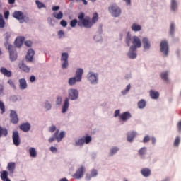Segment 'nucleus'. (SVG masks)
I'll list each match as a JSON object with an SVG mask.
<instances>
[{"label":"nucleus","instance_id":"nucleus-1","mask_svg":"<svg viewBox=\"0 0 181 181\" xmlns=\"http://www.w3.org/2000/svg\"><path fill=\"white\" fill-rule=\"evenodd\" d=\"M84 16H86L84 13H80L78 16V19H79L78 21V26L80 28H83H83H86V29H90V28L93 27V25L95 24L96 22H98V13H93L91 21H90V17L84 18Z\"/></svg>","mask_w":181,"mask_h":181},{"label":"nucleus","instance_id":"nucleus-2","mask_svg":"<svg viewBox=\"0 0 181 181\" xmlns=\"http://www.w3.org/2000/svg\"><path fill=\"white\" fill-rule=\"evenodd\" d=\"M83 73H84L83 69H76V76L69 79L68 83L69 86H74L76 83L81 81V78H83Z\"/></svg>","mask_w":181,"mask_h":181},{"label":"nucleus","instance_id":"nucleus-3","mask_svg":"<svg viewBox=\"0 0 181 181\" xmlns=\"http://www.w3.org/2000/svg\"><path fill=\"white\" fill-rule=\"evenodd\" d=\"M108 11L114 18H119V16H121V13H122L121 8H119V6L116 4H113L109 6Z\"/></svg>","mask_w":181,"mask_h":181},{"label":"nucleus","instance_id":"nucleus-4","mask_svg":"<svg viewBox=\"0 0 181 181\" xmlns=\"http://www.w3.org/2000/svg\"><path fill=\"white\" fill-rule=\"evenodd\" d=\"M66 136V133L64 132H61L59 134V129H57L56 132L54 134V137H50L48 139V141L49 144H52V142H54V141H57V142H62V139H63Z\"/></svg>","mask_w":181,"mask_h":181},{"label":"nucleus","instance_id":"nucleus-5","mask_svg":"<svg viewBox=\"0 0 181 181\" xmlns=\"http://www.w3.org/2000/svg\"><path fill=\"white\" fill-rule=\"evenodd\" d=\"M13 18H15L17 21H19L21 23L25 22V19L29 20V17L23 14V12L21 11H15L12 14Z\"/></svg>","mask_w":181,"mask_h":181},{"label":"nucleus","instance_id":"nucleus-6","mask_svg":"<svg viewBox=\"0 0 181 181\" xmlns=\"http://www.w3.org/2000/svg\"><path fill=\"white\" fill-rule=\"evenodd\" d=\"M132 46H131V49L133 50H136V49H139V47H142V42L141 41V39L136 36L132 37Z\"/></svg>","mask_w":181,"mask_h":181},{"label":"nucleus","instance_id":"nucleus-7","mask_svg":"<svg viewBox=\"0 0 181 181\" xmlns=\"http://www.w3.org/2000/svg\"><path fill=\"white\" fill-rule=\"evenodd\" d=\"M8 50L9 51V56L11 62H15L18 59V53L16 50L13 49L12 45H8Z\"/></svg>","mask_w":181,"mask_h":181},{"label":"nucleus","instance_id":"nucleus-8","mask_svg":"<svg viewBox=\"0 0 181 181\" xmlns=\"http://www.w3.org/2000/svg\"><path fill=\"white\" fill-rule=\"evenodd\" d=\"M160 46L161 53H163L164 56H168L169 54V45H168V41H161Z\"/></svg>","mask_w":181,"mask_h":181},{"label":"nucleus","instance_id":"nucleus-9","mask_svg":"<svg viewBox=\"0 0 181 181\" xmlns=\"http://www.w3.org/2000/svg\"><path fill=\"white\" fill-rule=\"evenodd\" d=\"M13 142L16 146H19L21 145V139L19 138V132L15 131L13 132Z\"/></svg>","mask_w":181,"mask_h":181},{"label":"nucleus","instance_id":"nucleus-10","mask_svg":"<svg viewBox=\"0 0 181 181\" xmlns=\"http://www.w3.org/2000/svg\"><path fill=\"white\" fill-rule=\"evenodd\" d=\"M10 118L11 119L12 124H14V125H16V124L19 122V118L18 117V114H16V112L14 110H11Z\"/></svg>","mask_w":181,"mask_h":181},{"label":"nucleus","instance_id":"nucleus-11","mask_svg":"<svg viewBox=\"0 0 181 181\" xmlns=\"http://www.w3.org/2000/svg\"><path fill=\"white\" fill-rule=\"evenodd\" d=\"M83 176H84V167L81 166L76 170V173L74 174L73 177L75 179H81Z\"/></svg>","mask_w":181,"mask_h":181},{"label":"nucleus","instance_id":"nucleus-12","mask_svg":"<svg viewBox=\"0 0 181 181\" xmlns=\"http://www.w3.org/2000/svg\"><path fill=\"white\" fill-rule=\"evenodd\" d=\"M69 98H70V100H77V98H78V91L76 89L69 90Z\"/></svg>","mask_w":181,"mask_h":181},{"label":"nucleus","instance_id":"nucleus-13","mask_svg":"<svg viewBox=\"0 0 181 181\" xmlns=\"http://www.w3.org/2000/svg\"><path fill=\"white\" fill-rule=\"evenodd\" d=\"M97 74L90 72L88 74V78L90 81L91 84H97L98 78H97Z\"/></svg>","mask_w":181,"mask_h":181},{"label":"nucleus","instance_id":"nucleus-14","mask_svg":"<svg viewBox=\"0 0 181 181\" xmlns=\"http://www.w3.org/2000/svg\"><path fill=\"white\" fill-rule=\"evenodd\" d=\"M19 128L23 132H29L30 131V124L29 122L23 123L19 126Z\"/></svg>","mask_w":181,"mask_h":181},{"label":"nucleus","instance_id":"nucleus-15","mask_svg":"<svg viewBox=\"0 0 181 181\" xmlns=\"http://www.w3.org/2000/svg\"><path fill=\"white\" fill-rule=\"evenodd\" d=\"M23 42H25V37H17L14 42L15 47H21V46H22V45H23Z\"/></svg>","mask_w":181,"mask_h":181},{"label":"nucleus","instance_id":"nucleus-16","mask_svg":"<svg viewBox=\"0 0 181 181\" xmlns=\"http://www.w3.org/2000/svg\"><path fill=\"white\" fill-rule=\"evenodd\" d=\"M142 43H143L144 49L145 50H149V49H151V42L147 37H144L142 39Z\"/></svg>","mask_w":181,"mask_h":181},{"label":"nucleus","instance_id":"nucleus-17","mask_svg":"<svg viewBox=\"0 0 181 181\" xmlns=\"http://www.w3.org/2000/svg\"><path fill=\"white\" fill-rule=\"evenodd\" d=\"M0 73H1V74H4V76H5L6 77H12V71L6 69V68L5 67L1 68Z\"/></svg>","mask_w":181,"mask_h":181},{"label":"nucleus","instance_id":"nucleus-18","mask_svg":"<svg viewBox=\"0 0 181 181\" xmlns=\"http://www.w3.org/2000/svg\"><path fill=\"white\" fill-rule=\"evenodd\" d=\"M160 77L161 79H163L164 83H169V72L168 71L162 72L160 74Z\"/></svg>","mask_w":181,"mask_h":181},{"label":"nucleus","instance_id":"nucleus-19","mask_svg":"<svg viewBox=\"0 0 181 181\" xmlns=\"http://www.w3.org/2000/svg\"><path fill=\"white\" fill-rule=\"evenodd\" d=\"M131 117V113L129 112H124L119 116V118L122 121H128Z\"/></svg>","mask_w":181,"mask_h":181},{"label":"nucleus","instance_id":"nucleus-20","mask_svg":"<svg viewBox=\"0 0 181 181\" xmlns=\"http://www.w3.org/2000/svg\"><path fill=\"white\" fill-rule=\"evenodd\" d=\"M141 173L144 177H149V176H151V169L148 168H142Z\"/></svg>","mask_w":181,"mask_h":181},{"label":"nucleus","instance_id":"nucleus-21","mask_svg":"<svg viewBox=\"0 0 181 181\" xmlns=\"http://www.w3.org/2000/svg\"><path fill=\"white\" fill-rule=\"evenodd\" d=\"M33 56H35V51L32 49H30L26 54V59L28 60V62H32L33 60Z\"/></svg>","mask_w":181,"mask_h":181},{"label":"nucleus","instance_id":"nucleus-22","mask_svg":"<svg viewBox=\"0 0 181 181\" xmlns=\"http://www.w3.org/2000/svg\"><path fill=\"white\" fill-rule=\"evenodd\" d=\"M136 136V132H130L127 133V141L128 142H132L134 141V138Z\"/></svg>","mask_w":181,"mask_h":181},{"label":"nucleus","instance_id":"nucleus-23","mask_svg":"<svg viewBox=\"0 0 181 181\" xmlns=\"http://www.w3.org/2000/svg\"><path fill=\"white\" fill-rule=\"evenodd\" d=\"M149 94H150V97L153 100H158V98H159V92H158V91L151 90L149 92Z\"/></svg>","mask_w":181,"mask_h":181},{"label":"nucleus","instance_id":"nucleus-24","mask_svg":"<svg viewBox=\"0 0 181 181\" xmlns=\"http://www.w3.org/2000/svg\"><path fill=\"white\" fill-rule=\"evenodd\" d=\"M20 83V89L25 90L28 87V83H26V80L25 78H21L19 80Z\"/></svg>","mask_w":181,"mask_h":181},{"label":"nucleus","instance_id":"nucleus-25","mask_svg":"<svg viewBox=\"0 0 181 181\" xmlns=\"http://www.w3.org/2000/svg\"><path fill=\"white\" fill-rule=\"evenodd\" d=\"M69 98H66L65 100H64V103L62 106V113L64 114V112H67V110H69Z\"/></svg>","mask_w":181,"mask_h":181},{"label":"nucleus","instance_id":"nucleus-26","mask_svg":"<svg viewBox=\"0 0 181 181\" xmlns=\"http://www.w3.org/2000/svg\"><path fill=\"white\" fill-rule=\"evenodd\" d=\"M136 50V49H132L130 47L129 52L127 53L128 57H129V59H136V54L135 53Z\"/></svg>","mask_w":181,"mask_h":181},{"label":"nucleus","instance_id":"nucleus-27","mask_svg":"<svg viewBox=\"0 0 181 181\" xmlns=\"http://www.w3.org/2000/svg\"><path fill=\"white\" fill-rule=\"evenodd\" d=\"M137 107L140 110H144V108L146 107V101H145V100L144 99H141L140 101L138 102Z\"/></svg>","mask_w":181,"mask_h":181},{"label":"nucleus","instance_id":"nucleus-28","mask_svg":"<svg viewBox=\"0 0 181 181\" xmlns=\"http://www.w3.org/2000/svg\"><path fill=\"white\" fill-rule=\"evenodd\" d=\"M1 179L3 181H11V180L8 178V171L4 170L2 173H1Z\"/></svg>","mask_w":181,"mask_h":181},{"label":"nucleus","instance_id":"nucleus-29","mask_svg":"<svg viewBox=\"0 0 181 181\" xmlns=\"http://www.w3.org/2000/svg\"><path fill=\"white\" fill-rule=\"evenodd\" d=\"M16 164L13 162H11L8 163L7 169L10 172V173H13V170H15Z\"/></svg>","mask_w":181,"mask_h":181},{"label":"nucleus","instance_id":"nucleus-30","mask_svg":"<svg viewBox=\"0 0 181 181\" xmlns=\"http://www.w3.org/2000/svg\"><path fill=\"white\" fill-rule=\"evenodd\" d=\"M131 29L133 30V32H139V30L142 29V27H141V25H138L137 23H133Z\"/></svg>","mask_w":181,"mask_h":181},{"label":"nucleus","instance_id":"nucleus-31","mask_svg":"<svg viewBox=\"0 0 181 181\" xmlns=\"http://www.w3.org/2000/svg\"><path fill=\"white\" fill-rule=\"evenodd\" d=\"M8 136V129L0 126V138Z\"/></svg>","mask_w":181,"mask_h":181},{"label":"nucleus","instance_id":"nucleus-32","mask_svg":"<svg viewBox=\"0 0 181 181\" xmlns=\"http://www.w3.org/2000/svg\"><path fill=\"white\" fill-rule=\"evenodd\" d=\"M119 151V148L118 147H112L110 148L108 156H114L117 152Z\"/></svg>","mask_w":181,"mask_h":181},{"label":"nucleus","instance_id":"nucleus-33","mask_svg":"<svg viewBox=\"0 0 181 181\" xmlns=\"http://www.w3.org/2000/svg\"><path fill=\"white\" fill-rule=\"evenodd\" d=\"M19 69L23 70V71H25V73H29V71H30V69L23 63L19 64Z\"/></svg>","mask_w":181,"mask_h":181},{"label":"nucleus","instance_id":"nucleus-34","mask_svg":"<svg viewBox=\"0 0 181 181\" xmlns=\"http://www.w3.org/2000/svg\"><path fill=\"white\" fill-rule=\"evenodd\" d=\"M171 9L173 12L177 11V2H176V0H171Z\"/></svg>","mask_w":181,"mask_h":181},{"label":"nucleus","instance_id":"nucleus-35","mask_svg":"<svg viewBox=\"0 0 181 181\" xmlns=\"http://www.w3.org/2000/svg\"><path fill=\"white\" fill-rule=\"evenodd\" d=\"M29 153L31 158H36V156H37V153L36 152V149H35V148H30L29 149Z\"/></svg>","mask_w":181,"mask_h":181},{"label":"nucleus","instance_id":"nucleus-36","mask_svg":"<svg viewBox=\"0 0 181 181\" xmlns=\"http://www.w3.org/2000/svg\"><path fill=\"white\" fill-rule=\"evenodd\" d=\"M5 25H6V23H5V20H4V16L0 14V29H4Z\"/></svg>","mask_w":181,"mask_h":181},{"label":"nucleus","instance_id":"nucleus-37","mask_svg":"<svg viewBox=\"0 0 181 181\" xmlns=\"http://www.w3.org/2000/svg\"><path fill=\"white\" fill-rule=\"evenodd\" d=\"M53 16L54 18H55V19H58V20L63 19V12L59 11L58 13H54Z\"/></svg>","mask_w":181,"mask_h":181},{"label":"nucleus","instance_id":"nucleus-38","mask_svg":"<svg viewBox=\"0 0 181 181\" xmlns=\"http://www.w3.org/2000/svg\"><path fill=\"white\" fill-rule=\"evenodd\" d=\"M84 144H85V141L83 138L79 139L78 141L75 142L76 146H83Z\"/></svg>","mask_w":181,"mask_h":181},{"label":"nucleus","instance_id":"nucleus-39","mask_svg":"<svg viewBox=\"0 0 181 181\" xmlns=\"http://www.w3.org/2000/svg\"><path fill=\"white\" fill-rule=\"evenodd\" d=\"M62 62H68L69 60V54L67 52H63L61 57Z\"/></svg>","mask_w":181,"mask_h":181},{"label":"nucleus","instance_id":"nucleus-40","mask_svg":"<svg viewBox=\"0 0 181 181\" xmlns=\"http://www.w3.org/2000/svg\"><path fill=\"white\" fill-rule=\"evenodd\" d=\"M127 46H130L131 45V42H132V37H131V35L127 34V37H126V40H125Z\"/></svg>","mask_w":181,"mask_h":181},{"label":"nucleus","instance_id":"nucleus-41","mask_svg":"<svg viewBox=\"0 0 181 181\" xmlns=\"http://www.w3.org/2000/svg\"><path fill=\"white\" fill-rule=\"evenodd\" d=\"M35 4L38 9H42V8H46V6L43 3L39 1V0H36Z\"/></svg>","mask_w":181,"mask_h":181},{"label":"nucleus","instance_id":"nucleus-42","mask_svg":"<svg viewBox=\"0 0 181 181\" xmlns=\"http://www.w3.org/2000/svg\"><path fill=\"white\" fill-rule=\"evenodd\" d=\"M76 25H78V21H77V19H73L70 21L71 28H76Z\"/></svg>","mask_w":181,"mask_h":181},{"label":"nucleus","instance_id":"nucleus-43","mask_svg":"<svg viewBox=\"0 0 181 181\" xmlns=\"http://www.w3.org/2000/svg\"><path fill=\"white\" fill-rule=\"evenodd\" d=\"M139 155H140V156H142V155H145V153H146V147H143L141 148H140L138 151Z\"/></svg>","mask_w":181,"mask_h":181},{"label":"nucleus","instance_id":"nucleus-44","mask_svg":"<svg viewBox=\"0 0 181 181\" xmlns=\"http://www.w3.org/2000/svg\"><path fill=\"white\" fill-rule=\"evenodd\" d=\"M174 34H175V24L171 23L170 26V35H171V36H173Z\"/></svg>","mask_w":181,"mask_h":181},{"label":"nucleus","instance_id":"nucleus-45","mask_svg":"<svg viewBox=\"0 0 181 181\" xmlns=\"http://www.w3.org/2000/svg\"><path fill=\"white\" fill-rule=\"evenodd\" d=\"M85 144H90L91 142L92 138L91 136H88L83 137Z\"/></svg>","mask_w":181,"mask_h":181},{"label":"nucleus","instance_id":"nucleus-46","mask_svg":"<svg viewBox=\"0 0 181 181\" xmlns=\"http://www.w3.org/2000/svg\"><path fill=\"white\" fill-rule=\"evenodd\" d=\"M8 84H9L14 90H16V86H15V83H13L12 79L8 81Z\"/></svg>","mask_w":181,"mask_h":181},{"label":"nucleus","instance_id":"nucleus-47","mask_svg":"<svg viewBox=\"0 0 181 181\" xmlns=\"http://www.w3.org/2000/svg\"><path fill=\"white\" fill-rule=\"evenodd\" d=\"M0 110H1V114H4V112H5V105L2 101H0Z\"/></svg>","mask_w":181,"mask_h":181},{"label":"nucleus","instance_id":"nucleus-48","mask_svg":"<svg viewBox=\"0 0 181 181\" xmlns=\"http://www.w3.org/2000/svg\"><path fill=\"white\" fill-rule=\"evenodd\" d=\"M4 37H5L6 42L8 43L9 38L11 37V33H8V32L4 34Z\"/></svg>","mask_w":181,"mask_h":181},{"label":"nucleus","instance_id":"nucleus-49","mask_svg":"<svg viewBox=\"0 0 181 181\" xmlns=\"http://www.w3.org/2000/svg\"><path fill=\"white\" fill-rule=\"evenodd\" d=\"M179 144H180V137L177 136L174 141V145L175 146H179Z\"/></svg>","mask_w":181,"mask_h":181},{"label":"nucleus","instance_id":"nucleus-50","mask_svg":"<svg viewBox=\"0 0 181 181\" xmlns=\"http://www.w3.org/2000/svg\"><path fill=\"white\" fill-rule=\"evenodd\" d=\"M98 175L97 170H93L90 173V177H95Z\"/></svg>","mask_w":181,"mask_h":181},{"label":"nucleus","instance_id":"nucleus-51","mask_svg":"<svg viewBox=\"0 0 181 181\" xmlns=\"http://www.w3.org/2000/svg\"><path fill=\"white\" fill-rule=\"evenodd\" d=\"M60 25L63 26V28H66V26H67V21L65 20H62L60 21Z\"/></svg>","mask_w":181,"mask_h":181},{"label":"nucleus","instance_id":"nucleus-52","mask_svg":"<svg viewBox=\"0 0 181 181\" xmlns=\"http://www.w3.org/2000/svg\"><path fill=\"white\" fill-rule=\"evenodd\" d=\"M45 107V110H47V111H49V110L52 108V105H50V103H46Z\"/></svg>","mask_w":181,"mask_h":181},{"label":"nucleus","instance_id":"nucleus-53","mask_svg":"<svg viewBox=\"0 0 181 181\" xmlns=\"http://www.w3.org/2000/svg\"><path fill=\"white\" fill-rule=\"evenodd\" d=\"M69 66V61H64V63L62 64V69H67Z\"/></svg>","mask_w":181,"mask_h":181},{"label":"nucleus","instance_id":"nucleus-54","mask_svg":"<svg viewBox=\"0 0 181 181\" xmlns=\"http://www.w3.org/2000/svg\"><path fill=\"white\" fill-rule=\"evenodd\" d=\"M150 139L151 138L149 137V136H146L143 139L144 144H146V142H149Z\"/></svg>","mask_w":181,"mask_h":181},{"label":"nucleus","instance_id":"nucleus-55","mask_svg":"<svg viewBox=\"0 0 181 181\" xmlns=\"http://www.w3.org/2000/svg\"><path fill=\"white\" fill-rule=\"evenodd\" d=\"M25 45L27 47H30L32 46V41H25Z\"/></svg>","mask_w":181,"mask_h":181},{"label":"nucleus","instance_id":"nucleus-56","mask_svg":"<svg viewBox=\"0 0 181 181\" xmlns=\"http://www.w3.org/2000/svg\"><path fill=\"white\" fill-rule=\"evenodd\" d=\"M56 131V126L53 125L49 127V132H54Z\"/></svg>","mask_w":181,"mask_h":181},{"label":"nucleus","instance_id":"nucleus-57","mask_svg":"<svg viewBox=\"0 0 181 181\" xmlns=\"http://www.w3.org/2000/svg\"><path fill=\"white\" fill-rule=\"evenodd\" d=\"M177 128L179 132H181V120L177 123Z\"/></svg>","mask_w":181,"mask_h":181},{"label":"nucleus","instance_id":"nucleus-58","mask_svg":"<svg viewBox=\"0 0 181 181\" xmlns=\"http://www.w3.org/2000/svg\"><path fill=\"white\" fill-rule=\"evenodd\" d=\"M49 149H50L51 152H53V153L57 152V148L54 146H51Z\"/></svg>","mask_w":181,"mask_h":181},{"label":"nucleus","instance_id":"nucleus-59","mask_svg":"<svg viewBox=\"0 0 181 181\" xmlns=\"http://www.w3.org/2000/svg\"><path fill=\"white\" fill-rule=\"evenodd\" d=\"M4 18H5V19H8V18H9V11H8L4 12Z\"/></svg>","mask_w":181,"mask_h":181},{"label":"nucleus","instance_id":"nucleus-60","mask_svg":"<svg viewBox=\"0 0 181 181\" xmlns=\"http://www.w3.org/2000/svg\"><path fill=\"white\" fill-rule=\"evenodd\" d=\"M36 81V77H35V76H31L30 77V81L31 82V83H33L34 81Z\"/></svg>","mask_w":181,"mask_h":181},{"label":"nucleus","instance_id":"nucleus-61","mask_svg":"<svg viewBox=\"0 0 181 181\" xmlns=\"http://www.w3.org/2000/svg\"><path fill=\"white\" fill-rule=\"evenodd\" d=\"M60 7L59 6H54L52 7V11H59Z\"/></svg>","mask_w":181,"mask_h":181},{"label":"nucleus","instance_id":"nucleus-62","mask_svg":"<svg viewBox=\"0 0 181 181\" xmlns=\"http://www.w3.org/2000/svg\"><path fill=\"white\" fill-rule=\"evenodd\" d=\"M119 110H117L115 111V117H118L119 116Z\"/></svg>","mask_w":181,"mask_h":181},{"label":"nucleus","instance_id":"nucleus-63","mask_svg":"<svg viewBox=\"0 0 181 181\" xmlns=\"http://www.w3.org/2000/svg\"><path fill=\"white\" fill-rule=\"evenodd\" d=\"M57 104H62V97H58L57 98Z\"/></svg>","mask_w":181,"mask_h":181},{"label":"nucleus","instance_id":"nucleus-64","mask_svg":"<svg viewBox=\"0 0 181 181\" xmlns=\"http://www.w3.org/2000/svg\"><path fill=\"white\" fill-rule=\"evenodd\" d=\"M58 35H59V36H63V35H64V31H63V30L59 31V32H58Z\"/></svg>","mask_w":181,"mask_h":181}]
</instances>
